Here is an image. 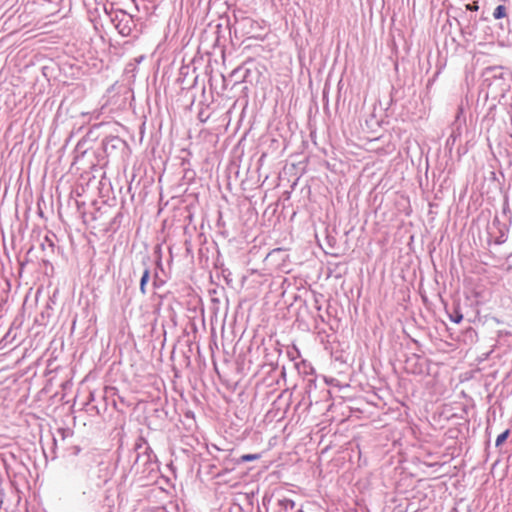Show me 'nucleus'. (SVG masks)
<instances>
[{"label": "nucleus", "mask_w": 512, "mask_h": 512, "mask_svg": "<svg viewBox=\"0 0 512 512\" xmlns=\"http://www.w3.org/2000/svg\"><path fill=\"white\" fill-rule=\"evenodd\" d=\"M506 16V7L504 5H498L493 11V17L495 19H501Z\"/></svg>", "instance_id": "obj_9"}, {"label": "nucleus", "mask_w": 512, "mask_h": 512, "mask_svg": "<svg viewBox=\"0 0 512 512\" xmlns=\"http://www.w3.org/2000/svg\"><path fill=\"white\" fill-rule=\"evenodd\" d=\"M499 232V236L494 239V243L497 245L503 244L507 240L506 233L503 230H500Z\"/></svg>", "instance_id": "obj_13"}, {"label": "nucleus", "mask_w": 512, "mask_h": 512, "mask_svg": "<svg viewBox=\"0 0 512 512\" xmlns=\"http://www.w3.org/2000/svg\"><path fill=\"white\" fill-rule=\"evenodd\" d=\"M134 449L137 453L132 469L136 472L150 475L158 470L156 455L144 438H139L135 443Z\"/></svg>", "instance_id": "obj_2"}, {"label": "nucleus", "mask_w": 512, "mask_h": 512, "mask_svg": "<svg viewBox=\"0 0 512 512\" xmlns=\"http://www.w3.org/2000/svg\"><path fill=\"white\" fill-rule=\"evenodd\" d=\"M56 238V235L52 232L45 235L44 240L41 243V249L49 254H54Z\"/></svg>", "instance_id": "obj_6"}, {"label": "nucleus", "mask_w": 512, "mask_h": 512, "mask_svg": "<svg viewBox=\"0 0 512 512\" xmlns=\"http://www.w3.org/2000/svg\"><path fill=\"white\" fill-rule=\"evenodd\" d=\"M198 117H199L200 121H202V122H205V121H206V119H204V118H203V117H204L203 112H200V113H199V115H198Z\"/></svg>", "instance_id": "obj_17"}, {"label": "nucleus", "mask_w": 512, "mask_h": 512, "mask_svg": "<svg viewBox=\"0 0 512 512\" xmlns=\"http://www.w3.org/2000/svg\"><path fill=\"white\" fill-rule=\"evenodd\" d=\"M126 147V142L118 136H108L102 141V148L106 155H112Z\"/></svg>", "instance_id": "obj_4"}, {"label": "nucleus", "mask_w": 512, "mask_h": 512, "mask_svg": "<svg viewBox=\"0 0 512 512\" xmlns=\"http://www.w3.org/2000/svg\"><path fill=\"white\" fill-rule=\"evenodd\" d=\"M509 434H510V431L508 429L505 430L504 432H502L501 434H499L498 437L496 438L495 446L496 447L501 446L506 441Z\"/></svg>", "instance_id": "obj_10"}, {"label": "nucleus", "mask_w": 512, "mask_h": 512, "mask_svg": "<svg viewBox=\"0 0 512 512\" xmlns=\"http://www.w3.org/2000/svg\"><path fill=\"white\" fill-rule=\"evenodd\" d=\"M466 10L469 11H477L479 9V5L477 2L469 3L465 5Z\"/></svg>", "instance_id": "obj_14"}, {"label": "nucleus", "mask_w": 512, "mask_h": 512, "mask_svg": "<svg viewBox=\"0 0 512 512\" xmlns=\"http://www.w3.org/2000/svg\"><path fill=\"white\" fill-rule=\"evenodd\" d=\"M115 28L122 36H129L132 33L134 22L132 17L124 11L117 13L112 19Z\"/></svg>", "instance_id": "obj_3"}, {"label": "nucleus", "mask_w": 512, "mask_h": 512, "mask_svg": "<svg viewBox=\"0 0 512 512\" xmlns=\"http://www.w3.org/2000/svg\"><path fill=\"white\" fill-rule=\"evenodd\" d=\"M462 123H465V117L463 115V107L462 106H459L458 107V110H457V114H456V117H455V121L453 123V132H452V135L455 134L456 130H459Z\"/></svg>", "instance_id": "obj_7"}, {"label": "nucleus", "mask_w": 512, "mask_h": 512, "mask_svg": "<svg viewBox=\"0 0 512 512\" xmlns=\"http://www.w3.org/2000/svg\"><path fill=\"white\" fill-rule=\"evenodd\" d=\"M260 458L259 454H244L240 458L236 460L237 464L248 462V461H254Z\"/></svg>", "instance_id": "obj_8"}, {"label": "nucleus", "mask_w": 512, "mask_h": 512, "mask_svg": "<svg viewBox=\"0 0 512 512\" xmlns=\"http://www.w3.org/2000/svg\"><path fill=\"white\" fill-rule=\"evenodd\" d=\"M469 28H470V26H469V25H467V26H465V27H461V31H462L463 33H466V32H467V33H471V31H467Z\"/></svg>", "instance_id": "obj_16"}, {"label": "nucleus", "mask_w": 512, "mask_h": 512, "mask_svg": "<svg viewBox=\"0 0 512 512\" xmlns=\"http://www.w3.org/2000/svg\"><path fill=\"white\" fill-rule=\"evenodd\" d=\"M149 262H150L149 257L143 258L142 264L144 266V270H143L142 276L140 278V286H139V290L142 295L147 294L146 286L150 279V267L148 265Z\"/></svg>", "instance_id": "obj_5"}, {"label": "nucleus", "mask_w": 512, "mask_h": 512, "mask_svg": "<svg viewBox=\"0 0 512 512\" xmlns=\"http://www.w3.org/2000/svg\"><path fill=\"white\" fill-rule=\"evenodd\" d=\"M81 451V448L79 446H73L70 451V455L77 456Z\"/></svg>", "instance_id": "obj_15"}, {"label": "nucleus", "mask_w": 512, "mask_h": 512, "mask_svg": "<svg viewBox=\"0 0 512 512\" xmlns=\"http://www.w3.org/2000/svg\"><path fill=\"white\" fill-rule=\"evenodd\" d=\"M279 504L284 508V509H293L294 506H295V503L293 500H290V499H283V500H280L279 501Z\"/></svg>", "instance_id": "obj_12"}, {"label": "nucleus", "mask_w": 512, "mask_h": 512, "mask_svg": "<svg viewBox=\"0 0 512 512\" xmlns=\"http://www.w3.org/2000/svg\"><path fill=\"white\" fill-rule=\"evenodd\" d=\"M81 471L84 473L86 471V467H82Z\"/></svg>", "instance_id": "obj_21"}, {"label": "nucleus", "mask_w": 512, "mask_h": 512, "mask_svg": "<svg viewBox=\"0 0 512 512\" xmlns=\"http://www.w3.org/2000/svg\"><path fill=\"white\" fill-rule=\"evenodd\" d=\"M510 73L502 67H488L483 73V85L493 98L504 97L510 89Z\"/></svg>", "instance_id": "obj_1"}, {"label": "nucleus", "mask_w": 512, "mask_h": 512, "mask_svg": "<svg viewBox=\"0 0 512 512\" xmlns=\"http://www.w3.org/2000/svg\"><path fill=\"white\" fill-rule=\"evenodd\" d=\"M450 320L458 324L463 320V314L459 310H455L454 313L450 315Z\"/></svg>", "instance_id": "obj_11"}, {"label": "nucleus", "mask_w": 512, "mask_h": 512, "mask_svg": "<svg viewBox=\"0 0 512 512\" xmlns=\"http://www.w3.org/2000/svg\"><path fill=\"white\" fill-rule=\"evenodd\" d=\"M71 465H74L75 467L78 465L74 460H71Z\"/></svg>", "instance_id": "obj_20"}, {"label": "nucleus", "mask_w": 512, "mask_h": 512, "mask_svg": "<svg viewBox=\"0 0 512 512\" xmlns=\"http://www.w3.org/2000/svg\"><path fill=\"white\" fill-rule=\"evenodd\" d=\"M159 281H157V274L155 275V279L153 281L154 287H158Z\"/></svg>", "instance_id": "obj_18"}, {"label": "nucleus", "mask_w": 512, "mask_h": 512, "mask_svg": "<svg viewBox=\"0 0 512 512\" xmlns=\"http://www.w3.org/2000/svg\"><path fill=\"white\" fill-rule=\"evenodd\" d=\"M159 281H157V274L155 275V279L153 281L154 287H158Z\"/></svg>", "instance_id": "obj_19"}]
</instances>
